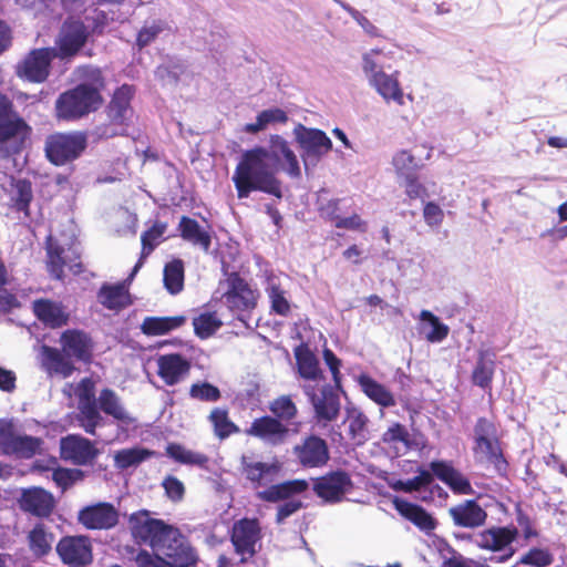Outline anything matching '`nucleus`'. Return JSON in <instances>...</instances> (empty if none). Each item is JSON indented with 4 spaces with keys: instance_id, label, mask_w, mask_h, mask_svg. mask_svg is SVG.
Masks as SVG:
<instances>
[{
    "instance_id": "10",
    "label": "nucleus",
    "mask_w": 567,
    "mask_h": 567,
    "mask_svg": "<svg viewBox=\"0 0 567 567\" xmlns=\"http://www.w3.org/2000/svg\"><path fill=\"white\" fill-rule=\"evenodd\" d=\"M56 58L53 48L33 49L17 65V75L32 83H42L48 79L51 62Z\"/></svg>"
},
{
    "instance_id": "41",
    "label": "nucleus",
    "mask_w": 567,
    "mask_h": 567,
    "mask_svg": "<svg viewBox=\"0 0 567 567\" xmlns=\"http://www.w3.org/2000/svg\"><path fill=\"white\" fill-rule=\"evenodd\" d=\"M78 425L90 435H96V429L104 423V417L97 403L78 405L75 415Z\"/></svg>"
},
{
    "instance_id": "46",
    "label": "nucleus",
    "mask_w": 567,
    "mask_h": 567,
    "mask_svg": "<svg viewBox=\"0 0 567 567\" xmlns=\"http://www.w3.org/2000/svg\"><path fill=\"white\" fill-rule=\"evenodd\" d=\"M434 476L435 475L432 471L419 470L416 476L406 481H399L395 485V488L405 493L430 492L431 494V486L434 482Z\"/></svg>"
},
{
    "instance_id": "2",
    "label": "nucleus",
    "mask_w": 567,
    "mask_h": 567,
    "mask_svg": "<svg viewBox=\"0 0 567 567\" xmlns=\"http://www.w3.org/2000/svg\"><path fill=\"white\" fill-rule=\"evenodd\" d=\"M290 152L287 142L279 135L270 137L269 151L262 147L250 148V192L259 189L280 198L281 188L274 176V169L281 157Z\"/></svg>"
},
{
    "instance_id": "9",
    "label": "nucleus",
    "mask_w": 567,
    "mask_h": 567,
    "mask_svg": "<svg viewBox=\"0 0 567 567\" xmlns=\"http://www.w3.org/2000/svg\"><path fill=\"white\" fill-rule=\"evenodd\" d=\"M518 530L515 527H492L483 530L475 538V544L486 550L496 553L489 559L504 563L513 557L515 549L513 542L517 538Z\"/></svg>"
},
{
    "instance_id": "27",
    "label": "nucleus",
    "mask_w": 567,
    "mask_h": 567,
    "mask_svg": "<svg viewBox=\"0 0 567 567\" xmlns=\"http://www.w3.org/2000/svg\"><path fill=\"white\" fill-rule=\"evenodd\" d=\"M450 515L455 525L466 528L482 526L487 517L486 512L473 499L451 507Z\"/></svg>"
},
{
    "instance_id": "64",
    "label": "nucleus",
    "mask_w": 567,
    "mask_h": 567,
    "mask_svg": "<svg viewBox=\"0 0 567 567\" xmlns=\"http://www.w3.org/2000/svg\"><path fill=\"white\" fill-rule=\"evenodd\" d=\"M167 498L174 503L181 502L185 496L184 483L176 476L167 475L162 482Z\"/></svg>"
},
{
    "instance_id": "35",
    "label": "nucleus",
    "mask_w": 567,
    "mask_h": 567,
    "mask_svg": "<svg viewBox=\"0 0 567 567\" xmlns=\"http://www.w3.org/2000/svg\"><path fill=\"white\" fill-rule=\"evenodd\" d=\"M308 488V483L305 480H292L281 484L271 485L262 492H258V497L267 502H278L291 497L292 495L300 494Z\"/></svg>"
},
{
    "instance_id": "42",
    "label": "nucleus",
    "mask_w": 567,
    "mask_h": 567,
    "mask_svg": "<svg viewBox=\"0 0 567 567\" xmlns=\"http://www.w3.org/2000/svg\"><path fill=\"white\" fill-rule=\"evenodd\" d=\"M185 268L184 261L174 258L164 266L163 282L171 295L179 293L184 288Z\"/></svg>"
},
{
    "instance_id": "29",
    "label": "nucleus",
    "mask_w": 567,
    "mask_h": 567,
    "mask_svg": "<svg viewBox=\"0 0 567 567\" xmlns=\"http://www.w3.org/2000/svg\"><path fill=\"white\" fill-rule=\"evenodd\" d=\"M35 317L51 328H59L66 324L69 316L60 302L48 299H39L33 302Z\"/></svg>"
},
{
    "instance_id": "56",
    "label": "nucleus",
    "mask_w": 567,
    "mask_h": 567,
    "mask_svg": "<svg viewBox=\"0 0 567 567\" xmlns=\"http://www.w3.org/2000/svg\"><path fill=\"white\" fill-rule=\"evenodd\" d=\"M266 290L271 301V309L278 315L286 316L290 310V306L285 296L286 292L280 288L275 278L268 279Z\"/></svg>"
},
{
    "instance_id": "20",
    "label": "nucleus",
    "mask_w": 567,
    "mask_h": 567,
    "mask_svg": "<svg viewBox=\"0 0 567 567\" xmlns=\"http://www.w3.org/2000/svg\"><path fill=\"white\" fill-rule=\"evenodd\" d=\"M61 559L72 566L81 567L92 559L91 548L85 537H64L56 545Z\"/></svg>"
},
{
    "instance_id": "3",
    "label": "nucleus",
    "mask_w": 567,
    "mask_h": 567,
    "mask_svg": "<svg viewBox=\"0 0 567 567\" xmlns=\"http://www.w3.org/2000/svg\"><path fill=\"white\" fill-rule=\"evenodd\" d=\"M133 96L134 89L132 85L123 84L115 90L105 109L109 122L95 127L94 134L96 137L111 138L126 134L133 117V107L131 105Z\"/></svg>"
},
{
    "instance_id": "8",
    "label": "nucleus",
    "mask_w": 567,
    "mask_h": 567,
    "mask_svg": "<svg viewBox=\"0 0 567 567\" xmlns=\"http://www.w3.org/2000/svg\"><path fill=\"white\" fill-rule=\"evenodd\" d=\"M130 524L134 538L148 545L155 551L166 540L168 532L174 530V527L165 524L162 519L150 517L146 511L132 514Z\"/></svg>"
},
{
    "instance_id": "61",
    "label": "nucleus",
    "mask_w": 567,
    "mask_h": 567,
    "mask_svg": "<svg viewBox=\"0 0 567 567\" xmlns=\"http://www.w3.org/2000/svg\"><path fill=\"white\" fill-rule=\"evenodd\" d=\"M554 561V556L548 549L544 548H532L524 556H522L519 563L529 565L533 567H547Z\"/></svg>"
},
{
    "instance_id": "55",
    "label": "nucleus",
    "mask_w": 567,
    "mask_h": 567,
    "mask_svg": "<svg viewBox=\"0 0 567 567\" xmlns=\"http://www.w3.org/2000/svg\"><path fill=\"white\" fill-rule=\"evenodd\" d=\"M349 432L357 443H363L368 439V417L359 410L348 411Z\"/></svg>"
},
{
    "instance_id": "44",
    "label": "nucleus",
    "mask_w": 567,
    "mask_h": 567,
    "mask_svg": "<svg viewBox=\"0 0 567 567\" xmlns=\"http://www.w3.org/2000/svg\"><path fill=\"white\" fill-rule=\"evenodd\" d=\"M296 360L298 372L301 378L311 381L324 380L322 372L319 368V361L313 353L308 350H297Z\"/></svg>"
},
{
    "instance_id": "58",
    "label": "nucleus",
    "mask_w": 567,
    "mask_h": 567,
    "mask_svg": "<svg viewBox=\"0 0 567 567\" xmlns=\"http://www.w3.org/2000/svg\"><path fill=\"white\" fill-rule=\"evenodd\" d=\"M238 198L244 199L248 197V150L243 151L240 161L236 167L233 176Z\"/></svg>"
},
{
    "instance_id": "25",
    "label": "nucleus",
    "mask_w": 567,
    "mask_h": 567,
    "mask_svg": "<svg viewBox=\"0 0 567 567\" xmlns=\"http://www.w3.org/2000/svg\"><path fill=\"white\" fill-rule=\"evenodd\" d=\"M63 352L66 357L79 361H87L91 358V338L80 330H66L61 336Z\"/></svg>"
},
{
    "instance_id": "31",
    "label": "nucleus",
    "mask_w": 567,
    "mask_h": 567,
    "mask_svg": "<svg viewBox=\"0 0 567 567\" xmlns=\"http://www.w3.org/2000/svg\"><path fill=\"white\" fill-rule=\"evenodd\" d=\"M495 353L489 349L478 351L477 360L472 372V382L482 389H491L495 373Z\"/></svg>"
},
{
    "instance_id": "63",
    "label": "nucleus",
    "mask_w": 567,
    "mask_h": 567,
    "mask_svg": "<svg viewBox=\"0 0 567 567\" xmlns=\"http://www.w3.org/2000/svg\"><path fill=\"white\" fill-rule=\"evenodd\" d=\"M183 73V66L177 64L159 65L155 71V75L162 82V84L169 87H173L178 83Z\"/></svg>"
},
{
    "instance_id": "37",
    "label": "nucleus",
    "mask_w": 567,
    "mask_h": 567,
    "mask_svg": "<svg viewBox=\"0 0 567 567\" xmlns=\"http://www.w3.org/2000/svg\"><path fill=\"white\" fill-rule=\"evenodd\" d=\"M227 290L224 293L225 302L233 310L248 308V285L238 275L233 274L227 279Z\"/></svg>"
},
{
    "instance_id": "19",
    "label": "nucleus",
    "mask_w": 567,
    "mask_h": 567,
    "mask_svg": "<svg viewBox=\"0 0 567 567\" xmlns=\"http://www.w3.org/2000/svg\"><path fill=\"white\" fill-rule=\"evenodd\" d=\"M79 522L89 529H107L117 524L118 515L112 504L99 503L81 509Z\"/></svg>"
},
{
    "instance_id": "62",
    "label": "nucleus",
    "mask_w": 567,
    "mask_h": 567,
    "mask_svg": "<svg viewBox=\"0 0 567 567\" xmlns=\"http://www.w3.org/2000/svg\"><path fill=\"white\" fill-rule=\"evenodd\" d=\"M392 164L396 173L404 177L413 175L419 167L414 156L404 150L393 156Z\"/></svg>"
},
{
    "instance_id": "50",
    "label": "nucleus",
    "mask_w": 567,
    "mask_h": 567,
    "mask_svg": "<svg viewBox=\"0 0 567 567\" xmlns=\"http://www.w3.org/2000/svg\"><path fill=\"white\" fill-rule=\"evenodd\" d=\"M288 121L287 113L279 109L272 107L260 112L257 115L256 122L250 123V133L264 131L275 124H284Z\"/></svg>"
},
{
    "instance_id": "7",
    "label": "nucleus",
    "mask_w": 567,
    "mask_h": 567,
    "mask_svg": "<svg viewBox=\"0 0 567 567\" xmlns=\"http://www.w3.org/2000/svg\"><path fill=\"white\" fill-rule=\"evenodd\" d=\"M90 30L83 21L68 18L55 39V55L61 60L75 56L87 42Z\"/></svg>"
},
{
    "instance_id": "36",
    "label": "nucleus",
    "mask_w": 567,
    "mask_h": 567,
    "mask_svg": "<svg viewBox=\"0 0 567 567\" xmlns=\"http://www.w3.org/2000/svg\"><path fill=\"white\" fill-rule=\"evenodd\" d=\"M69 358L55 348L42 347V363L49 373L61 374L64 378L70 377L74 371V367Z\"/></svg>"
},
{
    "instance_id": "40",
    "label": "nucleus",
    "mask_w": 567,
    "mask_h": 567,
    "mask_svg": "<svg viewBox=\"0 0 567 567\" xmlns=\"http://www.w3.org/2000/svg\"><path fill=\"white\" fill-rule=\"evenodd\" d=\"M10 199L13 207L18 212H22L29 216V207L33 199L32 184L25 178H18L11 181V188L9 190Z\"/></svg>"
},
{
    "instance_id": "22",
    "label": "nucleus",
    "mask_w": 567,
    "mask_h": 567,
    "mask_svg": "<svg viewBox=\"0 0 567 567\" xmlns=\"http://www.w3.org/2000/svg\"><path fill=\"white\" fill-rule=\"evenodd\" d=\"M295 136L305 153L310 156H320L328 153L332 147L331 140L324 132L317 128H307L299 124L295 128Z\"/></svg>"
},
{
    "instance_id": "34",
    "label": "nucleus",
    "mask_w": 567,
    "mask_h": 567,
    "mask_svg": "<svg viewBox=\"0 0 567 567\" xmlns=\"http://www.w3.org/2000/svg\"><path fill=\"white\" fill-rule=\"evenodd\" d=\"M358 384L362 392L381 408L394 406L396 401L393 393L382 383H379L368 374L358 378Z\"/></svg>"
},
{
    "instance_id": "38",
    "label": "nucleus",
    "mask_w": 567,
    "mask_h": 567,
    "mask_svg": "<svg viewBox=\"0 0 567 567\" xmlns=\"http://www.w3.org/2000/svg\"><path fill=\"white\" fill-rule=\"evenodd\" d=\"M185 321V316L146 317L141 324V330L146 336H163L179 328Z\"/></svg>"
},
{
    "instance_id": "52",
    "label": "nucleus",
    "mask_w": 567,
    "mask_h": 567,
    "mask_svg": "<svg viewBox=\"0 0 567 567\" xmlns=\"http://www.w3.org/2000/svg\"><path fill=\"white\" fill-rule=\"evenodd\" d=\"M281 465L277 460L271 463L257 462L250 464V481H257L260 484H268L275 480L280 472Z\"/></svg>"
},
{
    "instance_id": "47",
    "label": "nucleus",
    "mask_w": 567,
    "mask_h": 567,
    "mask_svg": "<svg viewBox=\"0 0 567 567\" xmlns=\"http://www.w3.org/2000/svg\"><path fill=\"white\" fill-rule=\"evenodd\" d=\"M167 223L156 220L152 227L141 235L142 255L147 257L164 239Z\"/></svg>"
},
{
    "instance_id": "53",
    "label": "nucleus",
    "mask_w": 567,
    "mask_h": 567,
    "mask_svg": "<svg viewBox=\"0 0 567 567\" xmlns=\"http://www.w3.org/2000/svg\"><path fill=\"white\" fill-rule=\"evenodd\" d=\"M209 421L214 426L216 436L220 440H224L231 433L238 431V427L229 420L228 413L224 409H214L209 414Z\"/></svg>"
},
{
    "instance_id": "59",
    "label": "nucleus",
    "mask_w": 567,
    "mask_h": 567,
    "mask_svg": "<svg viewBox=\"0 0 567 567\" xmlns=\"http://www.w3.org/2000/svg\"><path fill=\"white\" fill-rule=\"evenodd\" d=\"M189 396L203 402H216L220 399L221 393L217 386L204 381L192 384Z\"/></svg>"
},
{
    "instance_id": "60",
    "label": "nucleus",
    "mask_w": 567,
    "mask_h": 567,
    "mask_svg": "<svg viewBox=\"0 0 567 567\" xmlns=\"http://www.w3.org/2000/svg\"><path fill=\"white\" fill-rule=\"evenodd\" d=\"M231 543L238 554L244 556L248 551V517H243L234 525Z\"/></svg>"
},
{
    "instance_id": "6",
    "label": "nucleus",
    "mask_w": 567,
    "mask_h": 567,
    "mask_svg": "<svg viewBox=\"0 0 567 567\" xmlns=\"http://www.w3.org/2000/svg\"><path fill=\"white\" fill-rule=\"evenodd\" d=\"M305 394L313 408V419L320 426L334 422L341 410L340 395L330 384H323L318 391L312 384L302 386Z\"/></svg>"
},
{
    "instance_id": "11",
    "label": "nucleus",
    "mask_w": 567,
    "mask_h": 567,
    "mask_svg": "<svg viewBox=\"0 0 567 567\" xmlns=\"http://www.w3.org/2000/svg\"><path fill=\"white\" fill-rule=\"evenodd\" d=\"M163 555L173 567H190L197 561V555L187 538L177 528L168 532L166 540L156 551Z\"/></svg>"
},
{
    "instance_id": "14",
    "label": "nucleus",
    "mask_w": 567,
    "mask_h": 567,
    "mask_svg": "<svg viewBox=\"0 0 567 567\" xmlns=\"http://www.w3.org/2000/svg\"><path fill=\"white\" fill-rule=\"evenodd\" d=\"M61 456L74 465L90 464L99 454L94 444L80 434H69L60 441Z\"/></svg>"
},
{
    "instance_id": "45",
    "label": "nucleus",
    "mask_w": 567,
    "mask_h": 567,
    "mask_svg": "<svg viewBox=\"0 0 567 567\" xmlns=\"http://www.w3.org/2000/svg\"><path fill=\"white\" fill-rule=\"evenodd\" d=\"M153 454V451L138 446L123 449L115 453L114 464L120 470H126L128 467L141 464L142 462L150 458Z\"/></svg>"
},
{
    "instance_id": "24",
    "label": "nucleus",
    "mask_w": 567,
    "mask_h": 567,
    "mask_svg": "<svg viewBox=\"0 0 567 567\" xmlns=\"http://www.w3.org/2000/svg\"><path fill=\"white\" fill-rule=\"evenodd\" d=\"M473 453L481 464L492 465L498 474L507 470V462L503 455L498 437L474 443Z\"/></svg>"
},
{
    "instance_id": "17",
    "label": "nucleus",
    "mask_w": 567,
    "mask_h": 567,
    "mask_svg": "<svg viewBox=\"0 0 567 567\" xmlns=\"http://www.w3.org/2000/svg\"><path fill=\"white\" fill-rule=\"evenodd\" d=\"M430 470L435 477L449 486V488L458 495H473L475 492L470 480L447 461H433L430 463Z\"/></svg>"
},
{
    "instance_id": "43",
    "label": "nucleus",
    "mask_w": 567,
    "mask_h": 567,
    "mask_svg": "<svg viewBox=\"0 0 567 567\" xmlns=\"http://www.w3.org/2000/svg\"><path fill=\"white\" fill-rule=\"evenodd\" d=\"M166 454L175 462L185 465H195L200 468H207L209 458L207 455L187 450L181 444L169 443L166 446Z\"/></svg>"
},
{
    "instance_id": "23",
    "label": "nucleus",
    "mask_w": 567,
    "mask_h": 567,
    "mask_svg": "<svg viewBox=\"0 0 567 567\" xmlns=\"http://www.w3.org/2000/svg\"><path fill=\"white\" fill-rule=\"evenodd\" d=\"M158 375L167 385H174L186 378L190 370V363L178 353L161 355L157 359Z\"/></svg>"
},
{
    "instance_id": "16",
    "label": "nucleus",
    "mask_w": 567,
    "mask_h": 567,
    "mask_svg": "<svg viewBox=\"0 0 567 567\" xmlns=\"http://www.w3.org/2000/svg\"><path fill=\"white\" fill-rule=\"evenodd\" d=\"M250 435L269 446L284 444L289 436V427L274 416H261L250 424Z\"/></svg>"
},
{
    "instance_id": "57",
    "label": "nucleus",
    "mask_w": 567,
    "mask_h": 567,
    "mask_svg": "<svg viewBox=\"0 0 567 567\" xmlns=\"http://www.w3.org/2000/svg\"><path fill=\"white\" fill-rule=\"evenodd\" d=\"M52 535L47 533L43 525H37L29 533V544L31 550L38 555L43 556L51 549Z\"/></svg>"
},
{
    "instance_id": "54",
    "label": "nucleus",
    "mask_w": 567,
    "mask_h": 567,
    "mask_svg": "<svg viewBox=\"0 0 567 567\" xmlns=\"http://www.w3.org/2000/svg\"><path fill=\"white\" fill-rule=\"evenodd\" d=\"M420 320L429 322L432 327L431 331L426 333L425 338L427 341L433 343L442 342L450 332L449 326L441 322L440 319L429 310H422L420 312Z\"/></svg>"
},
{
    "instance_id": "13",
    "label": "nucleus",
    "mask_w": 567,
    "mask_h": 567,
    "mask_svg": "<svg viewBox=\"0 0 567 567\" xmlns=\"http://www.w3.org/2000/svg\"><path fill=\"white\" fill-rule=\"evenodd\" d=\"M292 452L298 463L306 468L321 467L330 458L327 442L313 434L295 445Z\"/></svg>"
},
{
    "instance_id": "28",
    "label": "nucleus",
    "mask_w": 567,
    "mask_h": 567,
    "mask_svg": "<svg viewBox=\"0 0 567 567\" xmlns=\"http://www.w3.org/2000/svg\"><path fill=\"white\" fill-rule=\"evenodd\" d=\"M97 405L101 411L118 421L122 425L128 426L136 423V419L127 412L118 395L109 388L100 392Z\"/></svg>"
},
{
    "instance_id": "15",
    "label": "nucleus",
    "mask_w": 567,
    "mask_h": 567,
    "mask_svg": "<svg viewBox=\"0 0 567 567\" xmlns=\"http://www.w3.org/2000/svg\"><path fill=\"white\" fill-rule=\"evenodd\" d=\"M352 488L350 476L342 471L331 472L317 478L313 483L315 493L328 503H339Z\"/></svg>"
},
{
    "instance_id": "26",
    "label": "nucleus",
    "mask_w": 567,
    "mask_h": 567,
    "mask_svg": "<svg viewBox=\"0 0 567 567\" xmlns=\"http://www.w3.org/2000/svg\"><path fill=\"white\" fill-rule=\"evenodd\" d=\"M372 87L385 102L393 101L399 105L404 104L403 90L399 82V72L386 73L385 71L368 81Z\"/></svg>"
},
{
    "instance_id": "12",
    "label": "nucleus",
    "mask_w": 567,
    "mask_h": 567,
    "mask_svg": "<svg viewBox=\"0 0 567 567\" xmlns=\"http://www.w3.org/2000/svg\"><path fill=\"white\" fill-rule=\"evenodd\" d=\"M42 441L31 435H19L10 422H0V449L3 454L30 458L40 449Z\"/></svg>"
},
{
    "instance_id": "5",
    "label": "nucleus",
    "mask_w": 567,
    "mask_h": 567,
    "mask_svg": "<svg viewBox=\"0 0 567 567\" xmlns=\"http://www.w3.org/2000/svg\"><path fill=\"white\" fill-rule=\"evenodd\" d=\"M86 147L83 133H55L47 137L44 151L47 158L60 166L76 159Z\"/></svg>"
},
{
    "instance_id": "39",
    "label": "nucleus",
    "mask_w": 567,
    "mask_h": 567,
    "mask_svg": "<svg viewBox=\"0 0 567 567\" xmlns=\"http://www.w3.org/2000/svg\"><path fill=\"white\" fill-rule=\"evenodd\" d=\"M169 32H172V25L167 20L161 18L147 19L137 33L136 44L140 49H143L162 34Z\"/></svg>"
},
{
    "instance_id": "4",
    "label": "nucleus",
    "mask_w": 567,
    "mask_h": 567,
    "mask_svg": "<svg viewBox=\"0 0 567 567\" xmlns=\"http://www.w3.org/2000/svg\"><path fill=\"white\" fill-rule=\"evenodd\" d=\"M47 255L48 269L56 279L62 278L64 267L74 274L81 271V249L74 234H62L60 237L50 234L47 239Z\"/></svg>"
},
{
    "instance_id": "49",
    "label": "nucleus",
    "mask_w": 567,
    "mask_h": 567,
    "mask_svg": "<svg viewBox=\"0 0 567 567\" xmlns=\"http://www.w3.org/2000/svg\"><path fill=\"white\" fill-rule=\"evenodd\" d=\"M382 55V50L378 48L370 49L362 53L360 65L367 82L384 72Z\"/></svg>"
},
{
    "instance_id": "18",
    "label": "nucleus",
    "mask_w": 567,
    "mask_h": 567,
    "mask_svg": "<svg viewBox=\"0 0 567 567\" xmlns=\"http://www.w3.org/2000/svg\"><path fill=\"white\" fill-rule=\"evenodd\" d=\"M20 508L37 517H48L55 506L54 497L51 493L41 487H29L21 492L19 498Z\"/></svg>"
},
{
    "instance_id": "51",
    "label": "nucleus",
    "mask_w": 567,
    "mask_h": 567,
    "mask_svg": "<svg viewBox=\"0 0 567 567\" xmlns=\"http://www.w3.org/2000/svg\"><path fill=\"white\" fill-rule=\"evenodd\" d=\"M221 324L220 319L214 312H204L193 319L194 332L200 339L213 336Z\"/></svg>"
},
{
    "instance_id": "21",
    "label": "nucleus",
    "mask_w": 567,
    "mask_h": 567,
    "mask_svg": "<svg viewBox=\"0 0 567 567\" xmlns=\"http://www.w3.org/2000/svg\"><path fill=\"white\" fill-rule=\"evenodd\" d=\"M29 131L30 127L13 110L12 103L6 97H0V142L25 135Z\"/></svg>"
},
{
    "instance_id": "32",
    "label": "nucleus",
    "mask_w": 567,
    "mask_h": 567,
    "mask_svg": "<svg viewBox=\"0 0 567 567\" xmlns=\"http://www.w3.org/2000/svg\"><path fill=\"white\" fill-rule=\"evenodd\" d=\"M97 299L103 307L114 311H121L131 305L130 293L124 284L102 285Z\"/></svg>"
},
{
    "instance_id": "33",
    "label": "nucleus",
    "mask_w": 567,
    "mask_h": 567,
    "mask_svg": "<svg viewBox=\"0 0 567 567\" xmlns=\"http://www.w3.org/2000/svg\"><path fill=\"white\" fill-rule=\"evenodd\" d=\"M393 505L394 508L400 513V515L412 522L422 530L429 532L435 528L434 519L421 506L412 504L399 497L393 499Z\"/></svg>"
},
{
    "instance_id": "48",
    "label": "nucleus",
    "mask_w": 567,
    "mask_h": 567,
    "mask_svg": "<svg viewBox=\"0 0 567 567\" xmlns=\"http://www.w3.org/2000/svg\"><path fill=\"white\" fill-rule=\"evenodd\" d=\"M269 411L281 423H290L298 414V409L289 395H281L271 401Z\"/></svg>"
},
{
    "instance_id": "1",
    "label": "nucleus",
    "mask_w": 567,
    "mask_h": 567,
    "mask_svg": "<svg viewBox=\"0 0 567 567\" xmlns=\"http://www.w3.org/2000/svg\"><path fill=\"white\" fill-rule=\"evenodd\" d=\"M80 72L83 81L61 93L55 101V114L59 120H80L97 111L103 104L102 91L105 81L100 69L85 66Z\"/></svg>"
},
{
    "instance_id": "30",
    "label": "nucleus",
    "mask_w": 567,
    "mask_h": 567,
    "mask_svg": "<svg viewBox=\"0 0 567 567\" xmlns=\"http://www.w3.org/2000/svg\"><path fill=\"white\" fill-rule=\"evenodd\" d=\"M179 236L193 246L199 247L208 252L212 244V237L196 219L183 216L178 224Z\"/></svg>"
}]
</instances>
